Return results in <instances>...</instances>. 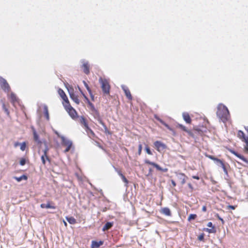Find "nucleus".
<instances>
[{
	"mask_svg": "<svg viewBox=\"0 0 248 248\" xmlns=\"http://www.w3.org/2000/svg\"><path fill=\"white\" fill-rule=\"evenodd\" d=\"M176 127L186 132L190 137L193 138H197L198 136H202L204 134L203 131L198 128H193L192 130H189L185 126L180 124H178Z\"/></svg>",
	"mask_w": 248,
	"mask_h": 248,
	"instance_id": "1",
	"label": "nucleus"
},
{
	"mask_svg": "<svg viewBox=\"0 0 248 248\" xmlns=\"http://www.w3.org/2000/svg\"><path fill=\"white\" fill-rule=\"evenodd\" d=\"M217 115L223 122L227 121L230 117L229 110L223 105H219L218 106Z\"/></svg>",
	"mask_w": 248,
	"mask_h": 248,
	"instance_id": "2",
	"label": "nucleus"
},
{
	"mask_svg": "<svg viewBox=\"0 0 248 248\" xmlns=\"http://www.w3.org/2000/svg\"><path fill=\"white\" fill-rule=\"evenodd\" d=\"M99 83L101 85V88L104 95H109L110 85L109 81L106 79L100 78L99 79Z\"/></svg>",
	"mask_w": 248,
	"mask_h": 248,
	"instance_id": "3",
	"label": "nucleus"
},
{
	"mask_svg": "<svg viewBox=\"0 0 248 248\" xmlns=\"http://www.w3.org/2000/svg\"><path fill=\"white\" fill-rule=\"evenodd\" d=\"M237 137L245 143L244 145V150L245 153L248 154V137L246 136L245 133L241 130L238 131Z\"/></svg>",
	"mask_w": 248,
	"mask_h": 248,
	"instance_id": "4",
	"label": "nucleus"
},
{
	"mask_svg": "<svg viewBox=\"0 0 248 248\" xmlns=\"http://www.w3.org/2000/svg\"><path fill=\"white\" fill-rule=\"evenodd\" d=\"M63 104L64 106V108L69 115L73 119H76L78 118V113L76 110L70 105V103L69 104Z\"/></svg>",
	"mask_w": 248,
	"mask_h": 248,
	"instance_id": "5",
	"label": "nucleus"
},
{
	"mask_svg": "<svg viewBox=\"0 0 248 248\" xmlns=\"http://www.w3.org/2000/svg\"><path fill=\"white\" fill-rule=\"evenodd\" d=\"M60 138L62 140V145L66 146V148L64 151V153H67V152H69L72 147V142L71 141L67 140L63 136H61V137H60Z\"/></svg>",
	"mask_w": 248,
	"mask_h": 248,
	"instance_id": "6",
	"label": "nucleus"
},
{
	"mask_svg": "<svg viewBox=\"0 0 248 248\" xmlns=\"http://www.w3.org/2000/svg\"><path fill=\"white\" fill-rule=\"evenodd\" d=\"M205 155L206 157L219 163L220 164L221 167L222 168L224 172L226 173H227V169H226L225 165L222 160H221L217 157H215V156L211 155L205 154Z\"/></svg>",
	"mask_w": 248,
	"mask_h": 248,
	"instance_id": "7",
	"label": "nucleus"
},
{
	"mask_svg": "<svg viewBox=\"0 0 248 248\" xmlns=\"http://www.w3.org/2000/svg\"><path fill=\"white\" fill-rule=\"evenodd\" d=\"M67 89L71 99L77 104H79L80 102L79 100L78 99V95L74 93L73 88L72 87H69Z\"/></svg>",
	"mask_w": 248,
	"mask_h": 248,
	"instance_id": "8",
	"label": "nucleus"
},
{
	"mask_svg": "<svg viewBox=\"0 0 248 248\" xmlns=\"http://www.w3.org/2000/svg\"><path fill=\"white\" fill-rule=\"evenodd\" d=\"M154 145L155 148L159 152H160L161 151L167 148L166 145L160 141H155L154 143Z\"/></svg>",
	"mask_w": 248,
	"mask_h": 248,
	"instance_id": "9",
	"label": "nucleus"
},
{
	"mask_svg": "<svg viewBox=\"0 0 248 248\" xmlns=\"http://www.w3.org/2000/svg\"><path fill=\"white\" fill-rule=\"evenodd\" d=\"M48 148L47 147H46L44 150L43 151L44 154L41 156V160L42 162V163L44 165H46V160L48 161L49 162H50V160L48 156Z\"/></svg>",
	"mask_w": 248,
	"mask_h": 248,
	"instance_id": "10",
	"label": "nucleus"
},
{
	"mask_svg": "<svg viewBox=\"0 0 248 248\" xmlns=\"http://www.w3.org/2000/svg\"><path fill=\"white\" fill-rule=\"evenodd\" d=\"M144 162L146 164L150 165L153 166V167L155 168L158 170H161V171H162L163 172H166L168 170L167 169H163L157 164H156V163H155V162H151L149 160L146 159V160H145Z\"/></svg>",
	"mask_w": 248,
	"mask_h": 248,
	"instance_id": "11",
	"label": "nucleus"
},
{
	"mask_svg": "<svg viewBox=\"0 0 248 248\" xmlns=\"http://www.w3.org/2000/svg\"><path fill=\"white\" fill-rule=\"evenodd\" d=\"M176 177L178 181L180 182L182 185L185 184L186 180L187 178V176L183 173H179L176 174Z\"/></svg>",
	"mask_w": 248,
	"mask_h": 248,
	"instance_id": "12",
	"label": "nucleus"
},
{
	"mask_svg": "<svg viewBox=\"0 0 248 248\" xmlns=\"http://www.w3.org/2000/svg\"><path fill=\"white\" fill-rule=\"evenodd\" d=\"M1 88L6 93H9L11 90V88L9 84L5 79H3L2 81Z\"/></svg>",
	"mask_w": 248,
	"mask_h": 248,
	"instance_id": "13",
	"label": "nucleus"
},
{
	"mask_svg": "<svg viewBox=\"0 0 248 248\" xmlns=\"http://www.w3.org/2000/svg\"><path fill=\"white\" fill-rule=\"evenodd\" d=\"M81 68L85 74L89 75L90 74V64L88 62H84Z\"/></svg>",
	"mask_w": 248,
	"mask_h": 248,
	"instance_id": "14",
	"label": "nucleus"
},
{
	"mask_svg": "<svg viewBox=\"0 0 248 248\" xmlns=\"http://www.w3.org/2000/svg\"><path fill=\"white\" fill-rule=\"evenodd\" d=\"M58 93L62 97V98L63 99V101L65 102V104H69V101L68 99V98L66 95L65 94V93L62 89H59L58 90Z\"/></svg>",
	"mask_w": 248,
	"mask_h": 248,
	"instance_id": "15",
	"label": "nucleus"
},
{
	"mask_svg": "<svg viewBox=\"0 0 248 248\" xmlns=\"http://www.w3.org/2000/svg\"><path fill=\"white\" fill-rule=\"evenodd\" d=\"M103 244L104 241H92L91 247V248H99L101 246L103 245Z\"/></svg>",
	"mask_w": 248,
	"mask_h": 248,
	"instance_id": "16",
	"label": "nucleus"
},
{
	"mask_svg": "<svg viewBox=\"0 0 248 248\" xmlns=\"http://www.w3.org/2000/svg\"><path fill=\"white\" fill-rule=\"evenodd\" d=\"M122 87L123 91H124V92L125 93V95L126 96V97L129 100H131L132 99V96L131 94L130 91H129L128 88L125 86H123Z\"/></svg>",
	"mask_w": 248,
	"mask_h": 248,
	"instance_id": "17",
	"label": "nucleus"
},
{
	"mask_svg": "<svg viewBox=\"0 0 248 248\" xmlns=\"http://www.w3.org/2000/svg\"><path fill=\"white\" fill-rule=\"evenodd\" d=\"M230 153H231L233 155H234L237 157L241 159L242 160H243L245 162L248 163V160L244 156L240 154H239L238 153H237L236 152H235V151H234L233 150H230Z\"/></svg>",
	"mask_w": 248,
	"mask_h": 248,
	"instance_id": "18",
	"label": "nucleus"
},
{
	"mask_svg": "<svg viewBox=\"0 0 248 248\" xmlns=\"http://www.w3.org/2000/svg\"><path fill=\"white\" fill-rule=\"evenodd\" d=\"M182 116L183 119L187 124H190L191 123V119L187 112H184Z\"/></svg>",
	"mask_w": 248,
	"mask_h": 248,
	"instance_id": "19",
	"label": "nucleus"
},
{
	"mask_svg": "<svg viewBox=\"0 0 248 248\" xmlns=\"http://www.w3.org/2000/svg\"><path fill=\"white\" fill-rule=\"evenodd\" d=\"M51 203L53 204V203L52 202H48L46 204L42 203L40 205V207L42 208H46V209L50 208V209H55L56 207L54 205H51Z\"/></svg>",
	"mask_w": 248,
	"mask_h": 248,
	"instance_id": "20",
	"label": "nucleus"
},
{
	"mask_svg": "<svg viewBox=\"0 0 248 248\" xmlns=\"http://www.w3.org/2000/svg\"><path fill=\"white\" fill-rule=\"evenodd\" d=\"M160 213L167 216H171V213L170 209L168 207H164L161 209Z\"/></svg>",
	"mask_w": 248,
	"mask_h": 248,
	"instance_id": "21",
	"label": "nucleus"
},
{
	"mask_svg": "<svg viewBox=\"0 0 248 248\" xmlns=\"http://www.w3.org/2000/svg\"><path fill=\"white\" fill-rule=\"evenodd\" d=\"M79 122L81 125L84 126L85 129L88 127V124L87 120L83 116H81L80 117Z\"/></svg>",
	"mask_w": 248,
	"mask_h": 248,
	"instance_id": "22",
	"label": "nucleus"
},
{
	"mask_svg": "<svg viewBox=\"0 0 248 248\" xmlns=\"http://www.w3.org/2000/svg\"><path fill=\"white\" fill-rule=\"evenodd\" d=\"M155 118L160 123H161L162 124H163L166 128H167L170 131H172V129L168 124H167L164 121H163L162 119L159 118L157 116H155Z\"/></svg>",
	"mask_w": 248,
	"mask_h": 248,
	"instance_id": "23",
	"label": "nucleus"
},
{
	"mask_svg": "<svg viewBox=\"0 0 248 248\" xmlns=\"http://www.w3.org/2000/svg\"><path fill=\"white\" fill-rule=\"evenodd\" d=\"M113 223L108 222H107L105 225L103 226L102 230L103 231H106L109 229H110L113 226Z\"/></svg>",
	"mask_w": 248,
	"mask_h": 248,
	"instance_id": "24",
	"label": "nucleus"
},
{
	"mask_svg": "<svg viewBox=\"0 0 248 248\" xmlns=\"http://www.w3.org/2000/svg\"><path fill=\"white\" fill-rule=\"evenodd\" d=\"M33 135L34 140L36 142H38V143H40L41 142L39 140V136L37 134V133L34 128L33 129Z\"/></svg>",
	"mask_w": 248,
	"mask_h": 248,
	"instance_id": "25",
	"label": "nucleus"
},
{
	"mask_svg": "<svg viewBox=\"0 0 248 248\" xmlns=\"http://www.w3.org/2000/svg\"><path fill=\"white\" fill-rule=\"evenodd\" d=\"M14 178L17 182H20L22 180H27L28 179V177L27 175L24 174L19 177L15 176L14 177Z\"/></svg>",
	"mask_w": 248,
	"mask_h": 248,
	"instance_id": "26",
	"label": "nucleus"
},
{
	"mask_svg": "<svg viewBox=\"0 0 248 248\" xmlns=\"http://www.w3.org/2000/svg\"><path fill=\"white\" fill-rule=\"evenodd\" d=\"M66 219L67 221L71 224H75L77 223L76 219L73 217H66Z\"/></svg>",
	"mask_w": 248,
	"mask_h": 248,
	"instance_id": "27",
	"label": "nucleus"
},
{
	"mask_svg": "<svg viewBox=\"0 0 248 248\" xmlns=\"http://www.w3.org/2000/svg\"><path fill=\"white\" fill-rule=\"evenodd\" d=\"M99 122L103 126L105 133L110 134L107 126L106 125L105 123L102 121V120H99Z\"/></svg>",
	"mask_w": 248,
	"mask_h": 248,
	"instance_id": "28",
	"label": "nucleus"
},
{
	"mask_svg": "<svg viewBox=\"0 0 248 248\" xmlns=\"http://www.w3.org/2000/svg\"><path fill=\"white\" fill-rule=\"evenodd\" d=\"M85 130L89 136H92L93 137L94 136V132L89 126L85 129Z\"/></svg>",
	"mask_w": 248,
	"mask_h": 248,
	"instance_id": "29",
	"label": "nucleus"
},
{
	"mask_svg": "<svg viewBox=\"0 0 248 248\" xmlns=\"http://www.w3.org/2000/svg\"><path fill=\"white\" fill-rule=\"evenodd\" d=\"M83 83L84 86H85L86 88L88 90V92L91 95V97H92V99H93V96L92 93V91L91 89L90 88L89 86H88V84L85 81H83Z\"/></svg>",
	"mask_w": 248,
	"mask_h": 248,
	"instance_id": "30",
	"label": "nucleus"
},
{
	"mask_svg": "<svg viewBox=\"0 0 248 248\" xmlns=\"http://www.w3.org/2000/svg\"><path fill=\"white\" fill-rule=\"evenodd\" d=\"M204 230L209 233H216V230L215 227H212L211 229L206 228Z\"/></svg>",
	"mask_w": 248,
	"mask_h": 248,
	"instance_id": "31",
	"label": "nucleus"
},
{
	"mask_svg": "<svg viewBox=\"0 0 248 248\" xmlns=\"http://www.w3.org/2000/svg\"><path fill=\"white\" fill-rule=\"evenodd\" d=\"M10 98L11 99V101L13 102H15L17 101V97H16V95L13 93H12L11 94H10Z\"/></svg>",
	"mask_w": 248,
	"mask_h": 248,
	"instance_id": "32",
	"label": "nucleus"
},
{
	"mask_svg": "<svg viewBox=\"0 0 248 248\" xmlns=\"http://www.w3.org/2000/svg\"><path fill=\"white\" fill-rule=\"evenodd\" d=\"M197 217V216L196 214H190L189 216L188 217L187 220L189 221H191L192 220L195 219Z\"/></svg>",
	"mask_w": 248,
	"mask_h": 248,
	"instance_id": "33",
	"label": "nucleus"
},
{
	"mask_svg": "<svg viewBox=\"0 0 248 248\" xmlns=\"http://www.w3.org/2000/svg\"><path fill=\"white\" fill-rule=\"evenodd\" d=\"M44 113H45V115L46 119L49 120L48 110L47 107L46 106H45L44 107Z\"/></svg>",
	"mask_w": 248,
	"mask_h": 248,
	"instance_id": "34",
	"label": "nucleus"
},
{
	"mask_svg": "<svg viewBox=\"0 0 248 248\" xmlns=\"http://www.w3.org/2000/svg\"><path fill=\"white\" fill-rule=\"evenodd\" d=\"M145 151H146V153L148 155H153V153L151 152V151L150 150V148L147 145L145 147Z\"/></svg>",
	"mask_w": 248,
	"mask_h": 248,
	"instance_id": "35",
	"label": "nucleus"
},
{
	"mask_svg": "<svg viewBox=\"0 0 248 248\" xmlns=\"http://www.w3.org/2000/svg\"><path fill=\"white\" fill-rule=\"evenodd\" d=\"M26 147V144L25 142L20 144V149L22 151H25Z\"/></svg>",
	"mask_w": 248,
	"mask_h": 248,
	"instance_id": "36",
	"label": "nucleus"
},
{
	"mask_svg": "<svg viewBox=\"0 0 248 248\" xmlns=\"http://www.w3.org/2000/svg\"><path fill=\"white\" fill-rule=\"evenodd\" d=\"M204 234L203 233H201L198 236V239L199 241H203L204 240Z\"/></svg>",
	"mask_w": 248,
	"mask_h": 248,
	"instance_id": "37",
	"label": "nucleus"
},
{
	"mask_svg": "<svg viewBox=\"0 0 248 248\" xmlns=\"http://www.w3.org/2000/svg\"><path fill=\"white\" fill-rule=\"evenodd\" d=\"M121 177L123 180V182L125 183L126 185H127V184H128V181L126 178V177L124 175H122Z\"/></svg>",
	"mask_w": 248,
	"mask_h": 248,
	"instance_id": "38",
	"label": "nucleus"
},
{
	"mask_svg": "<svg viewBox=\"0 0 248 248\" xmlns=\"http://www.w3.org/2000/svg\"><path fill=\"white\" fill-rule=\"evenodd\" d=\"M26 164V159L24 158H22L20 160V164L21 166H24Z\"/></svg>",
	"mask_w": 248,
	"mask_h": 248,
	"instance_id": "39",
	"label": "nucleus"
},
{
	"mask_svg": "<svg viewBox=\"0 0 248 248\" xmlns=\"http://www.w3.org/2000/svg\"><path fill=\"white\" fill-rule=\"evenodd\" d=\"M142 145L141 144H139V148H138V154H139V155H141V151H142Z\"/></svg>",
	"mask_w": 248,
	"mask_h": 248,
	"instance_id": "40",
	"label": "nucleus"
},
{
	"mask_svg": "<svg viewBox=\"0 0 248 248\" xmlns=\"http://www.w3.org/2000/svg\"><path fill=\"white\" fill-rule=\"evenodd\" d=\"M236 207H237V205H228L227 206V209L234 210L236 208Z\"/></svg>",
	"mask_w": 248,
	"mask_h": 248,
	"instance_id": "41",
	"label": "nucleus"
},
{
	"mask_svg": "<svg viewBox=\"0 0 248 248\" xmlns=\"http://www.w3.org/2000/svg\"><path fill=\"white\" fill-rule=\"evenodd\" d=\"M2 108H3V109L4 110V111L7 113V114L8 115H9V110H8V108H6L5 105L4 104H3Z\"/></svg>",
	"mask_w": 248,
	"mask_h": 248,
	"instance_id": "42",
	"label": "nucleus"
},
{
	"mask_svg": "<svg viewBox=\"0 0 248 248\" xmlns=\"http://www.w3.org/2000/svg\"><path fill=\"white\" fill-rule=\"evenodd\" d=\"M216 217L218 219H219L221 221L222 224H224V220L219 216V215L218 214H217L216 215Z\"/></svg>",
	"mask_w": 248,
	"mask_h": 248,
	"instance_id": "43",
	"label": "nucleus"
},
{
	"mask_svg": "<svg viewBox=\"0 0 248 248\" xmlns=\"http://www.w3.org/2000/svg\"><path fill=\"white\" fill-rule=\"evenodd\" d=\"M116 171L117 172L118 174L119 175L120 177L123 175L122 171L120 170H118L117 169H115Z\"/></svg>",
	"mask_w": 248,
	"mask_h": 248,
	"instance_id": "44",
	"label": "nucleus"
},
{
	"mask_svg": "<svg viewBox=\"0 0 248 248\" xmlns=\"http://www.w3.org/2000/svg\"><path fill=\"white\" fill-rule=\"evenodd\" d=\"M188 186L189 188L191 189V192H192L194 188H193V187L192 185H191V184L188 183Z\"/></svg>",
	"mask_w": 248,
	"mask_h": 248,
	"instance_id": "45",
	"label": "nucleus"
},
{
	"mask_svg": "<svg viewBox=\"0 0 248 248\" xmlns=\"http://www.w3.org/2000/svg\"><path fill=\"white\" fill-rule=\"evenodd\" d=\"M207 226L209 227H211V228H212V227H215L213 225V224L211 222H209L207 223Z\"/></svg>",
	"mask_w": 248,
	"mask_h": 248,
	"instance_id": "46",
	"label": "nucleus"
},
{
	"mask_svg": "<svg viewBox=\"0 0 248 248\" xmlns=\"http://www.w3.org/2000/svg\"><path fill=\"white\" fill-rule=\"evenodd\" d=\"M81 93H82V94L83 95V97H84V98L87 100V101H89V99L88 98V97L85 95V94L79 89Z\"/></svg>",
	"mask_w": 248,
	"mask_h": 248,
	"instance_id": "47",
	"label": "nucleus"
},
{
	"mask_svg": "<svg viewBox=\"0 0 248 248\" xmlns=\"http://www.w3.org/2000/svg\"><path fill=\"white\" fill-rule=\"evenodd\" d=\"M171 184H172V185L173 187L176 186V184L174 180H171Z\"/></svg>",
	"mask_w": 248,
	"mask_h": 248,
	"instance_id": "48",
	"label": "nucleus"
},
{
	"mask_svg": "<svg viewBox=\"0 0 248 248\" xmlns=\"http://www.w3.org/2000/svg\"><path fill=\"white\" fill-rule=\"evenodd\" d=\"M192 178L193 179H196V180H199L200 179V177L198 176L193 175V176H192Z\"/></svg>",
	"mask_w": 248,
	"mask_h": 248,
	"instance_id": "49",
	"label": "nucleus"
},
{
	"mask_svg": "<svg viewBox=\"0 0 248 248\" xmlns=\"http://www.w3.org/2000/svg\"><path fill=\"white\" fill-rule=\"evenodd\" d=\"M202 211L203 212H206V206H203L202 208Z\"/></svg>",
	"mask_w": 248,
	"mask_h": 248,
	"instance_id": "50",
	"label": "nucleus"
},
{
	"mask_svg": "<svg viewBox=\"0 0 248 248\" xmlns=\"http://www.w3.org/2000/svg\"><path fill=\"white\" fill-rule=\"evenodd\" d=\"M19 145H20V144L19 142H15V144H14V146H15V147H16Z\"/></svg>",
	"mask_w": 248,
	"mask_h": 248,
	"instance_id": "51",
	"label": "nucleus"
},
{
	"mask_svg": "<svg viewBox=\"0 0 248 248\" xmlns=\"http://www.w3.org/2000/svg\"><path fill=\"white\" fill-rule=\"evenodd\" d=\"M63 224H64V225L65 227H67V223H66V221H65L64 220H63Z\"/></svg>",
	"mask_w": 248,
	"mask_h": 248,
	"instance_id": "52",
	"label": "nucleus"
},
{
	"mask_svg": "<svg viewBox=\"0 0 248 248\" xmlns=\"http://www.w3.org/2000/svg\"><path fill=\"white\" fill-rule=\"evenodd\" d=\"M55 133L59 136L60 137V135H59L58 133L57 132H56Z\"/></svg>",
	"mask_w": 248,
	"mask_h": 248,
	"instance_id": "53",
	"label": "nucleus"
},
{
	"mask_svg": "<svg viewBox=\"0 0 248 248\" xmlns=\"http://www.w3.org/2000/svg\"><path fill=\"white\" fill-rule=\"evenodd\" d=\"M55 133L59 136L60 137V135H59L58 133L57 132H56Z\"/></svg>",
	"mask_w": 248,
	"mask_h": 248,
	"instance_id": "54",
	"label": "nucleus"
}]
</instances>
